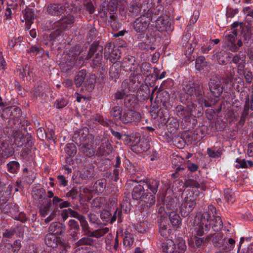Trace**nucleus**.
I'll return each instance as SVG.
<instances>
[{
	"mask_svg": "<svg viewBox=\"0 0 253 253\" xmlns=\"http://www.w3.org/2000/svg\"><path fill=\"white\" fill-rule=\"evenodd\" d=\"M183 93L180 97H185L188 102L194 103L196 99L198 104V112H201L203 110V106L208 107L210 106L209 102L204 98L205 92L203 84L199 82H185L182 85Z\"/></svg>",
	"mask_w": 253,
	"mask_h": 253,
	"instance_id": "f257e3e1",
	"label": "nucleus"
},
{
	"mask_svg": "<svg viewBox=\"0 0 253 253\" xmlns=\"http://www.w3.org/2000/svg\"><path fill=\"white\" fill-rule=\"evenodd\" d=\"M103 46L99 44V41H94L90 46L85 59L88 60L90 66L93 69L99 68L105 71V63L103 60Z\"/></svg>",
	"mask_w": 253,
	"mask_h": 253,
	"instance_id": "f03ea898",
	"label": "nucleus"
},
{
	"mask_svg": "<svg viewBox=\"0 0 253 253\" xmlns=\"http://www.w3.org/2000/svg\"><path fill=\"white\" fill-rule=\"evenodd\" d=\"M180 102L186 105L185 107L182 105H178L175 107L176 115L180 119L186 121L189 120L192 117V112L197 110V105L194 103L188 102L185 97H180Z\"/></svg>",
	"mask_w": 253,
	"mask_h": 253,
	"instance_id": "7ed1b4c3",
	"label": "nucleus"
},
{
	"mask_svg": "<svg viewBox=\"0 0 253 253\" xmlns=\"http://www.w3.org/2000/svg\"><path fill=\"white\" fill-rule=\"evenodd\" d=\"M80 53L78 47H73L70 48L67 53L64 54L60 65V69L62 71L67 72L73 68L76 63Z\"/></svg>",
	"mask_w": 253,
	"mask_h": 253,
	"instance_id": "20e7f679",
	"label": "nucleus"
},
{
	"mask_svg": "<svg viewBox=\"0 0 253 253\" xmlns=\"http://www.w3.org/2000/svg\"><path fill=\"white\" fill-rule=\"evenodd\" d=\"M196 205V197L192 192H189L183 199L180 206L181 216L185 217L189 216Z\"/></svg>",
	"mask_w": 253,
	"mask_h": 253,
	"instance_id": "39448f33",
	"label": "nucleus"
},
{
	"mask_svg": "<svg viewBox=\"0 0 253 253\" xmlns=\"http://www.w3.org/2000/svg\"><path fill=\"white\" fill-rule=\"evenodd\" d=\"M12 136L14 139V143L18 147H21L25 144V146L28 149L33 146L32 136L27 134L25 135L20 130L13 131Z\"/></svg>",
	"mask_w": 253,
	"mask_h": 253,
	"instance_id": "423d86ee",
	"label": "nucleus"
},
{
	"mask_svg": "<svg viewBox=\"0 0 253 253\" xmlns=\"http://www.w3.org/2000/svg\"><path fill=\"white\" fill-rule=\"evenodd\" d=\"M136 140L134 144L131 145V150L136 153H142L150 148L148 140L145 137H140L139 133L135 134Z\"/></svg>",
	"mask_w": 253,
	"mask_h": 253,
	"instance_id": "0eeeda50",
	"label": "nucleus"
},
{
	"mask_svg": "<svg viewBox=\"0 0 253 253\" xmlns=\"http://www.w3.org/2000/svg\"><path fill=\"white\" fill-rule=\"evenodd\" d=\"M241 95H245V97L243 110L241 114L240 119L238 122L239 125L243 126L250 115L249 105L250 103H253V93H252L250 98L249 95L245 91H242Z\"/></svg>",
	"mask_w": 253,
	"mask_h": 253,
	"instance_id": "6e6552de",
	"label": "nucleus"
},
{
	"mask_svg": "<svg viewBox=\"0 0 253 253\" xmlns=\"http://www.w3.org/2000/svg\"><path fill=\"white\" fill-rule=\"evenodd\" d=\"M157 8L153 10L149 9L147 11L144 10L143 14L141 15L140 18H141L144 20L148 21V24H150V22L153 20L157 21V26L160 25V23H162V26H160V30L162 31L167 30L168 25L166 24L165 21L163 20H158V18H156L155 16L156 14Z\"/></svg>",
	"mask_w": 253,
	"mask_h": 253,
	"instance_id": "1a4fd4ad",
	"label": "nucleus"
},
{
	"mask_svg": "<svg viewBox=\"0 0 253 253\" xmlns=\"http://www.w3.org/2000/svg\"><path fill=\"white\" fill-rule=\"evenodd\" d=\"M94 137L90 133L85 134L83 130H80L78 131L75 132L73 137L72 140L78 146H81L85 141L86 143L89 142H94Z\"/></svg>",
	"mask_w": 253,
	"mask_h": 253,
	"instance_id": "9d476101",
	"label": "nucleus"
},
{
	"mask_svg": "<svg viewBox=\"0 0 253 253\" xmlns=\"http://www.w3.org/2000/svg\"><path fill=\"white\" fill-rule=\"evenodd\" d=\"M46 13L52 16H60L66 11V7L59 3H50L45 7Z\"/></svg>",
	"mask_w": 253,
	"mask_h": 253,
	"instance_id": "9b49d317",
	"label": "nucleus"
},
{
	"mask_svg": "<svg viewBox=\"0 0 253 253\" xmlns=\"http://www.w3.org/2000/svg\"><path fill=\"white\" fill-rule=\"evenodd\" d=\"M208 86L212 95L214 97H219L223 92L221 82L216 77L211 79Z\"/></svg>",
	"mask_w": 253,
	"mask_h": 253,
	"instance_id": "f8f14e48",
	"label": "nucleus"
},
{
	"mask_svg": "<svg viewBox=\"0 0 253 253\" xmlns=\"http://www.w3.org/2000/svg\"><path fill=\"white\" fill-rule=\"evenodd\" d=\"M140 119L141 116L138 112L129 109V110H126L122 113L120 121L123 124H128L132 122L140 121Z\"/></svg>",
	"mask_w": 253,
	"mask_h": 253,
	"instance_id": "ddd939ff",
	"label": "nucleus"
},
{
	"mask_svg": "<svg viewBox=\"0 0 253 253\" xmlns=\"http://www.w3.org/2000/svg\"><path fill=\"white\" fill-rule=\"evenodd\" d=\"M246 55L240 51L233 56L232 62L237 65V73H241L246 66Z\"/></svg>",
	"mask_w": 253,
	"mask_h": 253,
	"instance_id": "4468645a",
	"label": "nucleus"
},
{
	"mask_svg": "<svg viewBox=\"0 0 253 253\" xmlns=\"http://www.w3.org/2000/svg\"><path fill=\"white\" fill-rule=\"evenodd\" d=\"M74 16L72 14H68L62 16L60 19L55 22L56 26L64 31L68 27L69 25L73 24L75 22Z\"/></svg>",
	"mask_w": 253,
	"mask_h": 253,
	"instance_id": "2eb2a0df",
	"label": "nucleus"
},
{
	"mask_svg": "<svg viewBox=\"0 0 253 253\" xmlns=\"http://www.w3.org/2000/svg\"><path fill=\"white\" fill-rule=\"evenodd\" d=\"M101 144L97 150V154L101 156L109 155L112 151V146L108 139L103 138L101 139Z\"/></svg>",
	"mask_w": 253,
	"mask_h": 253,
	"instance_id": "dca6fc26",
	"label": "nucleus"
},
{
	"mask_svg": "<svg viewBox=\"0 0 253 253\" xmlns=\"http://www.w3.org/2000/svg\"><path fill=\"white\" fill-rule=\"evenodd\" d=\"M66 227L65 224L60 222H52L48 228L49 232L58 236L65 233Z\"/></svg>",
	"mask_w": 253,
	"mask_h": 253,
	"instance_id": "f3484780",
	"label": "nucleus"
},
{
	"mask_svg": "<svg viewBox=\"0 0 253 253\" xmlns=\"http://www.w3.org/2000/svg\"><path fill=\"white\" fill-rule=\"evenodd\" d=\"M216 214L215 208L212 205H210L208 207V211L201 214L200 222H202L203 224V223H211L212 217Z\"/></svg>",
	"mask_w": 253,
	"mask_h": 253,
	"instance_id": "a211bd4d",
	"label": "nucleus"
},
{
	"mask_svg": "<svg viewBox=\"0 0 253 253\" xmlns=\"http://www.w3.org/2000/svg\"><path fill=\"white\" fill-rule=\"evenodd\" d=\"M143 182L146 184L147 190L150 191L149 193L156 194L160 185L159 180L156 179L146 178L144 179Z\"/></svg>",
	"mask_w": 253,
	"mask_h": 253,
	"instance_id": "6ab92c4d",
	"label": "nucleus"
},
{
	"mask_svg": "<svg viewBox=\"0 0 253 253\" xmlns=\"http://www.w3.org/2000/svg\"><path fill=\"white\" fill-rule=\"evenodd\" d=\"M224 47L227 50L233 52H236L237 47L235 45L236 38L235 36H231L227 34L225 35L224 37Z\"/></svg>",
	"mask_w": 253,
	"mask_h": 253,
	"instance_id": "aec40b11",
	"label": "nucleus"
},
{
	"mask_svg": "<svg viewBox=\"0 0 253 253\" xmlns=\"http://www.w3.org/2000/svg\"><path fill=\"white\" fill-rule=\"evenodd\" d=\"M149 25L148 21L139 17L134 22L133 27L136 32L143 33L146 30Z\"/></svg>",
	"mask_w": 253,
	"mask_h": 253,
	"instance_id": "412c9836",
	"label": "nucleus"
},
{
	"mask_svg": "<svg viewBox=\"0 0 253 253\" xmlns=\"http://www.w3.org/2000/svg\"><path fill=\"white\" fill-rule=\"evenodd\" d=\"M137 90L136 96L137 99L140 100H145L149 98L150 94V89L147 85L142 84Z\"/></svg>",
	"mask_w": 253,
	"mask_h": 253,
	"instance_id": "4be33fe9",
	"label": "nucleus"
},
{
	"mask_svg": "<svg viewBox=\"0 0 253 253\" xmlns=\"http://www.w3.org/2000/svg\"><path fill=\"white\" fill-rule=\"evenodd\" d=\"M23 12L24 13V19H22V21L23 22L24 20H25L28 28L29 29L32 24L33 23V21L35 19V14L33 10L28 7H26Z\"/></svg>",
	"mask_w": 253,
	"mask_h": 253,
	"instance_id": "5701e85b",
	"label": "nucleus"
},
{
	"mask_svg": "<svg viewBox=\"0 0 253 253\" xmlns=\"http://www.w3.org/2000/svg\"><path fill=\"white\" fill-rule=\"evenodd\" d=\"M121 87L128 93L129 92H135L138 88L139 85L136 84L133 80H125L122 82Z\"/></svg>",
	"mask_w": 253,
	"mask_h": 253,
	"instance_id": "b1692460",
	"label": "nucleus"
},
{
	"mask_svg": "<svg viewBox=\"0 0 253 253\" xmlns=\"http://www.w3.org/2000/svg\"><path fill=\"white\" fill-rule=\"evenodd\" d=\"M156 194H151L146 192L143 194L141 201L145 203V208L146 210L150 209L151 207L155 204L156 203Z\"/></svg>",
	"mask_w": 253,
	"mask_h": 253,
	"instance_id": "393cba45",
	"label": "nucleus"
},
{
	"mask_svg": "<svg viewBox=\"0 0 253 253\" xmlns=\"http://www.w3.org/2000/svg\"><path fill=\"white\" fill-rule=\"evenodd\" d=\"M125 106L130 110L134 109L137 104V98L132 94H127L124 100Z\"/></svg>",
	"mask_w": 253,
	"mask_h": 253,
	"instance_id": "a878e982",
	"label": "nucleus"
},
{
	"mask_svg": "<svg viewBox=\"0 0 253 253\" xmlns=\"http://www.w3.org/2000/svg\"><path fill=\"white\" fill-rule=\"evenodd\" d=\"M93 142H89L86 143V141L84 143L81 148V151L87 157H91L93 156L95 153V149L92 146Z\"/></svg>",
	"mask_w": 253,
	"mask_h": 253,
	"instance_id": "bb28decb",
	"label": "nucleus"
},
{
	"mask_svg": "<svg viewBox=\"0 0 253 253\" xmlns=\"http://www.w3.org/2000/svg\"><path fill=\"white\" fill-rule=\"evenodd\" d=\"M95 175V173L93 169H84L80 172L79 178L86 183L87 181L93 178Z\"/></svg>",
	"mask_w": 253,
	"mask_h": 253,
	"instance_id": "cd10ccee",
	"label": "nucleus"
},
{
	"mask_svg": "<svg viewBox=\"0 0 253 253\" xmlns=\"http://www.w3.org/2000/svg\"><path fill=\"white\" fill-rule=\"evenodd\" d=\"M162 201L166 209L172 211H175L179 206L177 202L170 197H167L166 199L162 200Z\"/></svg>",
	"mask_w": 253,
	"mask_h": 253,
	"instance_id": "c85d7f7f",
	"label": "nucleus"
},
{
	"mask_svg": "<svg viewBox=\"0 0 253 253\" xmlns=\"http://www.w3.org/2000/svg\"><path fill=\"white\" fill-rule=\"evenodd\" d=\"M184 162V159L181 156H179L174 154L172 155L171 164L172 166H174L176 169V171L180 170H183L185 169V167L183 166V164Z\"/></svg>",
	"mask_w": 253,
	"mask_h": 253,
	"instance_id": "c756f323",
	"label": "nucleus"
},
{
	"mask_svg": "<svg viewBox=\"0 0 253 253\" xmlns=\"http://www.w3.org/2000/svg\"><path fill=\"white\" fill-rule=\"evenodd\" d=\"M144 189L143 186L140 184L135 186L132 191L131 196L133 200H141L143 194H145Z\"/></svg>",
	"mask_w": 253,
	"mask_h": 253,
	"instance_id": "7c9ffc66",
	"label": "nucleus"
},
{
	"mask_svg": "<svg viewBox=\"0 0 253 253\" xmlns=\"http://www.w3.org/2000/svg\"><path fill=\"white\" fill-rule=\"evenodd\" d=\"M169 218L172 226L174 228H179L181 225V219L175 211H171L169 213Z\"/></svg>",
	"mask_w": 253,
	"mask_h": 253,
	"instance_id": "2f4dec72",
	"label": "nucleus"
},
{
	"mask_svg": "<svg viewBox=\"0 0 253 253\" xmlns=\"http://www.w3.org/2000/svg\"><path fill=\"white\" fill-rule=\"evenodd\" d=\"M58 237L57 236L49 233L47 234L45 237V243L47 246L52 248L57 247Z\"/></svg>",
	"mask_w": 253,
	"mask_h": 253,
	"instance_id": "473e14b6",
	"label": "nucleus"
},
{
	"mask_svg": "<svg viewBox=\"0 0 253 253\" xmlns=\"http://www.w3.org/2000/svg\"><path fill=\"white\" fill-rule=\"evenodd\" d=\"M123 108L120 106H115L110 110V115L114 121L118 122L121 120Z\"/></svg>",
	"mask_w": 253,
	"mask_h": 253,
	"instance_id": "72a5a7b5",
	"label": "nucleus"
},
{
	"mask_svg": "<svg viewBox=\"0 0 253 253\" xmlns=\"http://www.w3.org/2000/svg\"><path fill=\"white\" fill-rule=\"evenodd\" d=\"M197 227L196 228V234L199 236H202L204 234H206L210 231L211 223H202L199 222L197 224Z\"/></svg>",
	"mask_w": 253,
	"mask_h": 253,
	"instance_id": "f704fd0d",
	"label": "nucleus"
},
{
	"mask_svg": "<svg viewBox=\"0 0 253 253\" xmlns=\"http://www.w3.org/2000/svg\"><path fill=\"white\" fill-rule=\"evenodd\" d=\"M176 245L174 242L170 239L167 240L165 242L162 243L161 249L164 253H171L173 252L175 249Z\"/></svg>",
	"mask_w": 253,
	"mask_h": 253,
	"instance_id": "c9c22d12",
	"label": "nucleus"
},
{
	"mask_svg": "<svg viewBox=\"0 0 253 253\" xmlns=\"http://www.w3.org/2000/svg\"><path fill=\"white\" fill-rule=\"evenodd\" d=\"M159 226V233L160 235L165 238H168L170 235V229L168 228L167 223L164 220L161 219L158 221Z\"/></svg>",
	"mask_w": 253,
	"mask_h": 253,
	"instance_id": "e433bc0d",
	"label": "nucleus"
},
{
	"mask_svg": "<svg viewBox=\"0 0 253 253\" xmlns=\"http://www.w3.org/2000/svg\"><path fill=\"white\" fill-rule=\"evenodd\" d=\"M211 225L214 231L218 232L220 231L223 227V222L221 217L216 214L211 219Z\"/></svg>",
	"mask_w": 253,
	"mask_h": 253,
	"instance_id": "4c0bfd02",
	"label": "nucleus"
},
{
	"mask_svg": "<svg viewBox=\"0 0 253 253\" xmlns=\"http://www.w3.org/2000/svg\"><path fill=\"white\" fill-rule=\"evenodd\" d=\"M108 23L113 30H117L121 27V24L118 21L117 15L115 13H109Z\"/></svg>",
	"mask_w": 253,
	"mask_h": 253,
	"instance_id": "58836bf2",
	"label": "nucleus"
},
{
	"mask_svg": "<svg viewBox=\"0 0 253 253\" xmlns=\"http://www.w3.org/2000/svg\"><path fill=\"white\" fill-rule=\"evenodd\" d=\"M107 180L105 178H101L97 180L93 185V189L96 192L102 193L106 188Z\"/></svg>",
	"mask_w": 253,
	"mask_h": 253,
	"instance_id": "ea45409f",
	"label": "nucleus"
},
{
	"mask_svg": "<svg viewBox=\"0 0 253 253\" xmlns=\"http://www.w3.org/2000/svg\"><path fill=\"white\" fill-rule=\"evenodd\" d=\"M122 70V69L121 66H119L116 64H114L112 66H111L110 69V77L112 79H118L120 77Z\"/></svg>",
	"mask_w": 253,
	"mask_h": 253,
	"instance_id": "a19ab883",
	"label": "nucleus"
},
{
	"mask_svg": "<svg viewBox=\"0 0 253 253\" xmlns=\"http://www.w3.org/2000/svg\"><path fill=\"white\" fill-rule=\"evenodd\" d=\"M109 228L108 227L102 228L98 229L93 231H90L87 236L91 238H99L109 232Z\"/></svg>",
	"mask_w": 253,
	"mask_h": 253,
	"instance_id": "79ce46f5",
	"label": "nucleus"
},
{
	"mask_svg": "<svg viewBox=\"0 0 253 253\" xmlns=\"http://www.w3.org/2000/svg\"><path fill=\"white\" fill-rule=\"evenodd\" d=\"M18 206L16 204L9 203L4 206L3 205L0 208L1 211L4 213H11L12 214L13 212H18Z\"/></svg>",
	"mask_w": 253,
	"mask_h": 253,
	"instance_id": "37998d69",
	"label": "nucleus"
},
{
	"mask_svg": "<svg viewBox=\"0 0 253 253\" xmlns=\"http://www.w3.org/2000/svg\"><path fill=\"white\" fill-rule=\"evenodd\" d=\"M86 75V71L85 70H82L80 71L78 74L75 76L74 79L75 84L77 87H80L84 83Z\"/></svg>",
	"mask_w": 253,
	"mask_h": 253,
	"instance_id": "c03bdc74",
	"label": "nucleus"
},
{
	"mask_svg": "<svg viewBox=\"0 0 253 253\" xmlns=\"http://www.w3.org/2000/svg\"><path fill=\"white\" fill-rule=\"evenodd\" d=\"M95 241L93 240L91 237L86 236L80 239L75 243L76 247H80L83 245L93 246Z\"/></svg>",
	"mask_w": 253,
	"mask_h": 253,
	"instance_id": "a18cd8bd",
	"label": "nucleus"
},
{
	"mask_svg": "<svg viewBox=\"0 0 253 253\" xmlns=\"http://www.w3.org/2000/svg\"><path fill=\"white\" fill-rule=\"evenodd\" d=\"M95 76L91 75L87 78L86 80L84 83V85L88 92L91 91L95 86Z\"/></svg>",
	"mask_w": 253,
	"mask_h": 253,
	"instance_id": "49530a36",
	"label": "nucleus"
},
{
	"mask_svg": "<svg viewBox=\"0 0 253 253\" xmlns=\"http://www.w3.org/2000/svg\"><path fill=\"white\" fill-rule=\"evenodd\" d=\"M241 36L243 38V40L248 43L252 38V30L251 27L248 26L243 27L241 32Z\"/></svg>",
	"mask_w": 253,
	"mask_h": 253,
	"instance_id": "de8ad7c7",
	"label": "nucleus"
},
{
	"mask_svg": "<svg viewBox=\"0 0 253 253\" xmlns=\"http://www.w3.org/2000/svg\"><path fill=\"white\" fill-rule=\"evenodd\" d=\"M120 52L118 49L116 48L112 51L108 56H104L106 59H109L111 63L115 64L118 59L120 58Z\"/></svg>",
	"mask_w": 253,
	"mask_h": 253,
	"instance_id": "09e8293b",
	"label": "nucleus"
},
{
	"mask_svg": "<svg viewBox=\"0 0 253 253\" xmlns=\"http://www.w3.org/2000/svg\"><path fill=\"white\" fill-rule=\"evenodd\" d=\"M215 55L218 60L219 64L220 65H225L228 60V59L230 58V56H226V53L225 51H220L217 52Z\"/></svg>",
	"mask_w": 253,
	"mask_h": 253,
	"instance_id": "8fccbe9b",
	"label": "nucleus"
},
{
	"mask_svg": "<svg viewBox=\"0 0 253 253\" xmlns=\"http://www.w3.org/2000/svg\"><path fill=\"white\" fill-rule=\"evenodd\" d=\"M142 7V3H132L128 7V11L131 13L132 15L137 16L140 13L141 8Z\"/></svg>",
	"mask_w": 253,
	"mask_h": 253,
	"instance_id": "3c124183",
	"label": "nucleus"
},
{
	"mask_svg": "<svg viewBox=\"0 0 253 253\" xmlns=\"http://www.w3.org/2000/svg\"><path fill=\"white\" fill-rule=\"evenodd\" d=\"M121 66L122 70L126 72H133L134 74L136 69L135 65L133 63H130L128 60L127 61H124V62L122 63Z\"/></svg>",
	"mask_w": 253,
	"mask_h": 253,
	"instance_id": "603ef678",
	"label": "nucleus"
},
{
	"mask_svg": "<svg viewBox=\"0 0 253 253\" xmlns=\"http://www.w3.org/2000/svg\"><path fill=\"white\" fill-rule=\"evenodd\" d=\"M81 218L79 221H80L82 231L84 232V235L87 236L91 231L90 227L86 220V218L84 216Z\"/></svg>",
	"mask_w": 253,
	"mask_h": 253,
	"instance_id": "864d4df0",
	"label": "nucleus"
},
{
	"mask_svg": "<svg viewBox=\"0 0 253 253\" xmlns=\"http://www.w3.org/2000/svg\"><path fill=\"white\" fill-rule=\"evenodd\" d=\"M57 247L62 250V252L65 253H67L68 250L71 248L68 241L64 239H62L61 237H58Z\"/></svg>",
	"mask_w": 253,
	"mask_h": 253,
	"instance_id": "5fc2aeb1",
	"label": "nucleus"
},
{
	"mask_svg": "<svg viewBox=\"0 0 253 253\" xmlns=\"http://www.w3.org/2000/svg\"><path fill=\"white\" fill-rule=\"evenodd\" d=\"M237 74L240 76L244 75V78L247 84H250L252 82L253 75V73L251 70H248V69H245V68L243 71H242L241 73H237Z\"/></svg>",
	"mask_w": 253,
	"mask_h": 253,
	"instance_id": "6e6d98bb",
	"label": "nucleus"
},
{
	"mask_svg": "<svg viewBox=\"0 0 253 253\" xmlns=\"http://www.w3.org/2000/svg\"><path fill=\"white\" fill-rule=\"evenodd\" d=\"M51 206V201L46 199V203L45 205L40 207L39 212L42 217H45L48 213Z\"/></svg>",
	"mask_w": 253,
	"mask_h": 253,
	"instance_id": "4d7b16f0",
	"label": "nucleus"
},
{
	"mask_svg": "<svg viewBox=\"0 0 253 253\" xmlns=\"http://www.w3.org/2000/svg\"><path fill=\"white\" fill-rule=\"evenodd\" d=\"M127 93L122 89V90H118L115 92L112 95V102L115 103V101L118 100H125L126 96Z\"/></svg>",
	"mask_w": 253,
	"mask_h": 253,
	"instance_id": "13d9d810",
	"label": "nucleus"
},
{
	"mask_svg": "<svg viewBox=\"0 0 253 253\" xmlns=\"http://www.w3.org/2000/svg\"><path fill=\"white\" fill-rule=\"evenodd\" d=\"M207 66V62L206 61L205 57L200 56L196 59L195 67L197 70L201 71Z\"/></svg>",
	"mask_w": 253,
	"mask_h": 253,
	"instance_id": "bf43d9fd",
	"label": "nucleus"
},
{
	"mask_svg": "<svg viewBox=\"0 0 253 253\" xmlns=\"http://www.w3.org/2000/svg\"><path fill=\"white\" fill-rule=\"evenodd\" d=\"M151 64L148 62L142 63L140 66L141 72L146 77H149L151 75Z\"/></svg>",
	"mask_w": 253,
	"mask_h": 253,
	"instance_id": "052dcab7",
	"label": "nucleus"
},
{
	"mask_svg": "<svg viewBox=\"0 0 253 253\" xmlns=\"http://www.w3.org/2000/svg\"><path fill=\"white\" fill-rule=\"evenodd\" d=\"M65 151L70 157H74L77 153L76 147L73 143L67 144L65 147Z\"/></svg>",
	"mask_w": 253,
	"mask_h": 253,
	"instance_id": "680f3d73",
	"label": "nucleus"
},
{
	"mask_svg": "<svg viewBox=\"0 0 253 253\" xmlns=\"http://www.w3.org/2000/svg\"><path fill=\"white\" fill-rule=\"evenodd\" d=\"M224 198L228 203H233L235 199V195L231 189H226L224 191Z\"/></svg>",
	"mask_w": 253,
	"mask_h": 253,
	"instance_id": "e2e57ef3",
	"label": "nucleus"
},
{
	"mask_svg": "<svg viewBox=\"0 0 253 253\" xmlns=\"http://www.w3.org/2000/svg\"><path fill=\"white\" fill-rule=\"evenodd\" d=\"M207 153L212 158H218L222 154V151L220 149L215 150V148H208Z\"/></svg>",
	"mask_w": 253,
	"mask_h": 253,
	"instance_id": "0e129e2a",
	"label": "nucleus"
},
{
	"mask_svg": "<svg viewBox=\"0 0 253 253\" xmlns=\"http://www.w3.org/2000/svg\"><path fill=\"white\" fill-rule=\"evenodd\" d=\"M11 115H10V119H15L19 118L21 116V110L18 107H11Z\"/></svg>",
	"mask_w": 253,
	"mask_h": 253,
	"instance_id": "69168bd1",
	"label": "nucleus"
},
{
	"mask_svg": "<svg viewBox=\"0 0 253 253\" xmlns=\"http://www.w3.org/2000/svg\"><path fill=\"white\" fill-rule=\"evenodd\" d=\"M11 248V252L13 253H17L21 248V241L19 239H16L13 244H8Z\"/></svg>",
	"mask_w": 253,
	"mask_h": 253,
	"instance_id": "338daca9",
	"label": "nucleus"
},
{
	"mask_svg": "<svg viewBox=\"0 0 253 253\" xmlns=\"http://www.w3.org/2000/svg\"><path fill=\"white\" fill-rule=\"evenodd\" d=\"M186 249V246L185 244V242L183 240L180 241L175 246V249H174L173 252L171 253H184Z\"/></svg>",
	"mask_w": 253,
	"mask_h": 253,
	"instance_id": "774afa93",
	"label": "nucleus"
}]
</instances>
